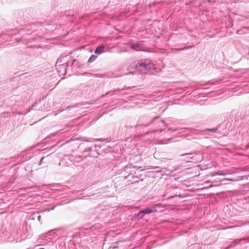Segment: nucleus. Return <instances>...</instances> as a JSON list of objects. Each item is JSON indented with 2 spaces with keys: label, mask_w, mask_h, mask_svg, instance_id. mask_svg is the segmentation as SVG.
Instances as JSON below:
<instances>
[{
  "label": "nucleus",
  "mask_w": 249,
  "mask_h": 249,
  "mask_svg": "<svg viewBox=\"0 0 249 249\" xmlns=\"http://www.w3.org/2000/svg\"><path fill=\"white\" fill-rule=\"evenodd\" d=\"M149 124L155 125V128L152 130L153 132L160 131V132L164 130L165 123L161 120L159 117L151 118L149 116H143L142 117L137 125L146 126Z\"/></svg>",
  "instance_id": "nucleus-1"
},
{
  "label": "nucleus",
  "mask_w": 249,
  "mask_h": 249,
  "mask_svg": "<svg viewBox=\"0 0 249 249\" xmlns=\"http://www.w3.org/2000/svg\"><path fill=\"white\" fill-rule=\"evenodd\" d=\"M130 66L131 68L136 69L141 71L156 69L155 65L149 59L138 60L132 63Z\"/></svg>",
  "instance_id": "nucleus-2"
},
{
  "label": "nucleus",
  "mask_w": 249,
  "mask_h": 249,
  "mask_svg": "<svg viewBox=\"0 0 249 249\" xmlns=\"http://www.w3.org/2000/svg\"><path fill=\"white\" fill-rule=\"evenodd\" d=\"M100 145H94L86 147L82 151V153L85 156H89V157L96 158L99 155V153L97 152V148H100Z\"/></svg>",
  "instance_id": "nucleus-3"
},
{
  "label": "nucleus",
  "mask_w": 249,
  "mask_h": 249,
  "mask_svg": "<svg viewBox=\"0 0 249 249\" xmlns=\"http://www.w3.org/2000/svg\"><path fill=\"white\" fill-rule=\"evenodd\" d=\"M61 61L57 60L56 63L55 68L59 76L65 75L67 71L68 65L66 63L60 64Z\"/></svg>",
  "instance_id": "nucleus-4"
},
{
  "label": "nucleus",
  "mask_w": 249,
  "mask_h": 249,
  "mask_svg": "<svg viewBox=\"0 0 249 249\" xmlns=\"http://www.w3.org/2000/svg\"><path fill=\"white\" fill-rule=\"evenodd\" d=\"M180 156H185L186 160H191L192 161H194L196 162H197L200 161L202 160V157L200 155H197L196 154L193 153H185L184 154H181L180 155Z\"/></svg>",
  "instance_id": "nucleus-5"
},
{
  "label": "nucleus",
  "mask_w": 249,
  "mask_h": 249,
  "mask_svg": "<svg viewBox=\"0 0 249 249\" xmlns=\"http://www.w3.org/2000/svg\"><path fill=\"white\" fill-rule=\"evenodd\" d=\"M39 37L40 36L36 37H33L32 35H26L21 37V41H23V43H25L27 45H28L29 43L39 39Z\"/></svg>",
  "instance_id": "nucleus-6"
},
{
  "label": "nucleus",
  "mask_w": 249,
  "mask_h": 249,
  "mask_svg": "<svg viewBox=\"0 0 249 249\" xmlns=\"http://www.w3.org/2000/svg\"><path fill=\"white\" fill-rule=\"evenodd\" d=\"M67 157H68L70 161L74 163V162H78L82 160V159L81 157L78 156H74L73 155H70V156H64V159L66 158Z\"/></svg>",
  "instance_id": "nucleus-7"
},
{
  "label": "nucleus",
  "mask_w": 249,
  "mask_h": 249,
  "mask_svg": "<svg viewBox=\"0 0 249 249\" xmlns=\"http://www.w3.org/2000/svg\"><path fill=\"white\" fill-rule=\"evenodd\" d=\"M169 129L170 130H173L174 131L180 130L181 132H185L186 131H189L191 133L193 132L194 130L193 128H188V127H184V128L175 127L174 128H169Z\"/></svg>",
  "instance_id": "nucleus-8"
},
{
  "label": "nucleus",
  "mask_w": 249,
  "mask_h": 249,
  "mask_svg": "<svg viewBox=\"0 0 249 249\" xmlns=\"http://www.w3.org/2000/svg\"><path fill=\"white\" fill-rule=\"evenodd\" d=\"M105 48V45H100L98 46L95 50L94 53L97 55H99L104 52V50Z\"/></svg>",
  "instance_id": "nucleus-9"
},
{
  "label": "nucleus",
  "mask_w": 249,
  "mask_h": 249,
  "mask_svg": "<svg viewBox=\"0 0 249 249\" xmlns=\"http://www.w3.org/2000/svg\"><path fill=\"white\" fill-rule=\"evenodd\" d=\"M143 215L144 214L142 211H140L137 214H135L132 217V220L134 221L139 220L140 219L142 218Z\"/></svg>",
  "instance_id": "nucleus-10"
},
{
  "label": "nucleus",
  "mask_w": 249,
  "mask_h": 249,
  "mask_svg": "<svg viewBox=\"0 0 249 249\" xmlns=\"http://www.w3.org/2000/svg\"><path fill=\"white\" fill-rule=\"evenodd\" d=\"M143 214H149L150 213L156 212V209L155 208H147L143 210H142Z\"/></svg>",
  "instance_id": "nucleus-11"
},
{
  "label": "nucleus",
  "mask_w": 249,
  "mask_h": 249,
  "mask_svg": "<svg viewBox=\"0 0 249 249\" xmlns=\"http://www.w3.org/2000/svg\"><path fill=\"white\" fill-rule=\"evenodd\" d=\"M79 140V138H73V139H71V140H70L69 141L67 142V143L64 144L63 145H73V144H71V143L74 142V141H78Z\"/></svg>",
  "instance_id": "nucleus-12"
},
{
  "label": "nucleus",
  "mask_w": 249,
  "mask_h": 249,
  "mask_svg": "<svg viewBox=\"0 0 249 249\" xmlns=\"http://www.w3.org/2000/svg\"><path fill=\"white\" fill-rule=\"evenodd\" d=\"M211 175V176H226V174L222 173L221 172H212Z\"/></svg>",
  "instance_id": "nucleus-13"
},
{
  "label": "nucleus",
  "mask_w": 249,
  "mask_h": 249,
  "mask_svg": "<svg viewBox=\"0 0 249 249\" xmlns=\"http://www.w3.org/2000/svg\"><path fill=\"white\" fill-rule=\"evenodd\" d=\"M217 127H214V128H206V129H205L204 131V132L210 131V132L214 133V132H215L217 131Z\"/></svg>",
  "instance_id": "nucleus-14"
},
{
  "label": "nucleus",
  "mask_w": 249,
  "mask_h": 249,
  "mask_svg": "<svg viewBox=\"0 0 249 249\" xmlns=\"http://www.w3.org/2000/svg\"><path fill=\"white\" fill-rule=\"evenodd\" d=\"M97 58V56L95 55H91L90 57L89 58L88 60V62L89 63H92Z\"/></svg>",
  "instance_id": "nucleus-15"
},
{
  "label": "nucleus",
  "mask_w": 249,
  "mask_h": 249,
  "mask_svg": "<svg viewBox=\"0 0 249 249\" xmlns=\"http://www.w3.org/2000/svg\"><path fill=\"white\" fill-rule=\"evenodd\" d=\"M39 213V212L38 211L34 213L32 215L31 219L35 220L36 217L37 218V216Z\"/></svg>",
  "instance_id": "nucleus-16"
},
{
  "label": "nucleus",
  "mask_w": 249,
  "mask_h": 249,
  "mask_svg": "<svg viewBox=\"0 0 249 249\" xmlns=\"http://www.w3.org/2000/svg\"><path fill=\"white\" fill-rule=\"evenodd\" d=\"M140 44L139 43L132 44L131 45V48L133 49H136L140 47Z\"/></svg>",
  "instance_id": "nucleus-17"
},
{
  "label": "nucleus",
  "mask_w": 249,
  "mask_h": 249,
  "mask_svg": "<svg viewBox=\"0 0 249 249\" xmlns=\"http://www.w3.org/2000/svg\"><path fill=\"white\" fill-rule=\"evenodd\" d=\"M132 167L133 168H134V166H131V165H127L126 166H125L124 168V170L125 171H126V170H127V169H128V168L131 169Z\"/></svg>",
  "instance_id": "nucleus-18"
},
{
  "label": "nucleus",
  "mask_w": 249,
  "mask_h": 249,
  "mask_svg": "<svg viewBox=\"0 0 249 249\" xmlns=\"http://www.w3.org/2000/svg\"><path fill=\"white\" fill-rule=\"evenodd\" d=\"M6 36V35L5 34H2L0 35V38H3V39H5V37Z\"/></svg>",
  "instance_id": "nucleus-19"
},
{
  "label": "nucleus",
  "mask_w": 249,
  "mask_h": 249,
  "mask_svg": "<svg viewBox=\"0 0 249 249\" xmlns=\"http://www.w3.org/2000/svg\"><path fill=\"white\" fill-rule=\"evenodd\" d=\"M226 180H228V181H234V180L233 179H231V178H224L223 181H226Z\"/></svg>",
  "instance_id": "nucleus-20"
},
{
  "label": "nucleus",
  "mask_w": 249,
  "mask_h": 249,
  "mask_svg": "<svg viewBox=\"0 0 249 249\" xmlns=\"http://www.w3.org/2000/svg\"><path fill=\"white\" fill-rule=\"evenodd\" d=\"M41 218V216L40 215H39V214H38V215L37 216V219L38 220V221L40 222Z\"/></svg>",
  "instance_id": "nucleus-21"
},
{
  "label": "nucleus",
  "mask_w": 249,
  "mask_h": 249,
  "mask_svg": "<svg viewBox=\"0 0 249 249\" xmlns=\"http://www.w3.org/2000/svg\"><path fill=\"white\" fill-rule=\"evenodd\" d=\"M15 114H18V115H20V114H23L24 113L23 112H18V111H17V112H15Z\"/></svg>",
  "instance_id": "nucleus-22"
},
{
  "label": "nucleus",
  "mask_w": 249,
  "mask_h": 249,
  "mask_svg": "<svg viewBox=\"0 0 249 249\" xmlns=\"http://www.w3.org/2000/svg\"><path fill=\"white\" fill-rule=\"evenodd\" d=\"M44 158L43 157V158H42L41 159V160H40V162H39V164H39V165H41V164L42 162L43 161V160H44Z\"/></svg>",
  "instance_id": "nucleus-23"
},
{
  "label": "nucleus",
  "mask_w": 249,
  "mask_h": 249,
  "mask_svg": "<svg viewBox=\"0 0 249 249\" xmlns=\"http://www.w3.org/2000/svg\"><path fill=\"white\" fill-rule=\"evenodd\" d=\"M38 104V103H37V102H35V103L33 105L32 107V108H33V107H35L36 104Z\"/></svg>",
  "instance_id": "nucleus-24"
},
{
  "label": "nucleus",
  "mask_w": 249,
  "mask_h": 249,
  "mask_svg": "<svg viewBox=\"0 0 249 249\" xmlns=\"http://www.w3.org/2000/svg\"><path fill=\"white\" fill-rule=\"evenodd\" d=\"M47 234L48 233H45L43 235H42V237L44 238V237H46L47 236Z\"/></svg>",
  "instance_id": "nucleus-25"
},
{
  "label": "nucleus",
  "mask_w": 249,
  "mask_h": 249,
  "mask_svg": "<svg viewBox=\"0 0 249 249\" xmlns=\"http://www.w3.org/2000/svg\"><path fill=\"white\" fill-rule=\"evenodd\" d=\"M159 168V167H158V166H155V167H153L152 169H158Z\"/></svg>",
  "instance_id": "nucleus-26"
},
{
  "label": "nucleus",
  "mask_w": 249,
  "mask_h": 249,
  "mask_svg": "<svg viewBox=\"0 0 249 249\" xmlns=\"http://www.w3.org/2000/svg\"><path fill=\"white\" fill-rule=\"evenodd\" d=\"M75 146H73L71 150L72 151H74V149H75Z\"/></svg>",
  "instance_id": "nucleus-27"
},
{
  "label": "nucleus",
  "mask_w": 249,
  "mask_h": 249,
  "mask_svg": "<svg viewBox=\"0 0 249 249\" xmlns=\"http://www.w3.org/2000/svg\"><path fill=\"white\" fill-rule=\"evenodd\" d=\"M30 110H31V109L27 110L26 111V112L25 113H24V114L27 113V112H28L29 111H30Z\"/></svg>",
  "instance_id": "nucleus-28"
},
{
  "label": "nucleus",
  "mask_w": 249,
  "mask_h": 249,
  "mask_svg": "<svg viewBox=\"0 0 249 249\" xmlns=\"http://www.w3.org/2000/svg\"><path fill=\"white\" fill-rule=\"evenodd\" d=\"M33 47V46L31 45L27 46V47Z\"/></svg>",
  "instance_id": "nucleus-29"
},
{
  "label": "nucleus",
  "mask_w": 249,
  "mask_h": 249,
  "mask_svg": "<svg viewBox=\"0 0 249 249\" xmlns=\"http://www.w3.org/2000/svg\"><path fill=\"white\" fill-rule=\"evenodd\" d=\"M160 172H161V170L157 171V173H160Z\"/></svg>",
  "instance_id": "nucleus-30"
},
{
  "label": "nucleus",
  "mask_w": 249,
  "mask_h": 249,
  "mask_svg": "<svg viewBox=\"0 0 249 249\" xmlns=\"http://www.w3.org/2000/svg\"><path fill=\"white\" fill-rule=\"evenodd\" d=\"M174 196H171V197H169L168 199H171L172 198H173Z\"/></svg>",
  "instance_id": "nucleus-31"
},
{
  "label": "nucleus",
  "mask_w": 249,
  "mask_h": 249,
  "mask_svg": "<svg viewBox=\"0 0 249 249\" xmlns=\"http://www.w3.org/2000/svg\"><path fill=\"white\" fill-rule=\"evenodd\" d=\"M52 231H50L48 233H50L52 232Z\"/></svg>",
  "instance_id": "nucleus-32"
}]
</instances>
